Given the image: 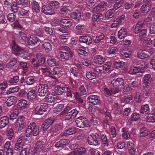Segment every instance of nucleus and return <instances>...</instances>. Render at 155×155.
<instances>
[{"instance_id": "4d7b16f0", "label": "nucleus", "mask_w": 155, "mask_h": 155, "mask_svg": "<svg viewBox=\"0 0 155 155\" xmlns=\"http://www.w3.org/2000/svg\"><path fill=\"white\" fill-rule=\"evenodd\" d=\"M133 98V97L132 95L128 96L127 97H124L122 98L121 102L124 104H127L132 100Z\"/></svg>"}, {"instance_id": "4c0bfd02", "label": "nucleus", "mask_w": 155, "mask_h": 155, "mask_svg": "<svg viewBox=\"0 0 155 155\" xmlns=\"http://www.w3.org/2000/svg\"><path fill=\"white\" fill-rule=\"evenodd\" d=\"M43 141L40 140H38L37 142L35 145L37 151L38 150L39 151H42V152H44L45 151V150H43V149H41V148L43 147Z\"/></svg>"}, {"instance_id": "5701e85b", "label": "nucleus", "mask_w": 155, "mask_h": 155, "mask_svg": "<svg viewBox=\"0 0 155 155\" xmlns=\"http://www.w3.org/2000/svg\"><path fill=\"white\" fill-rule=\"evenodd\" d=\"M127 29L122 28L120 29L118 33V37L120 39L124 38L127 35Z\"/></svg>"}, {"instance_id": "69168bd1", "label": "nucleus", "mask_w": 155, "mask_h": 155, "mask_svg": "<svg viewBox=\"0 0 155 155\" xmlns=\"http://www.w3.org/2000/svg\"><path fill=\"white\" fill-rule=\"evenodd\" d=\"M117 51V48L116 47H110L108 50V53L109 54H113L115 53Z\"/></svg>"}, {"instance_id": "c85d7f7f", "label": "nucleus", "mask_w": 155, "mask_h": 155, "mask_svg": "<svg viewBox=\"0 0 155 155\" xmlns=\"http://www.w3.org/2000/svg\"><path fill=\"white\" fill-rule=\"evenodd\" d=\"M16 99V98L15 97H10L7 99V101H6L7 106L8 107H10L13 105L15 103Z\"/></svg>"}, {"instance_id": "72a5a7b5", "label": "nucleus", "mask_w": 155, "mask_h": 155, "mask_svg": "<svg viewBox=\"0 0 155 155\" xmlns=\"http://www.w3.org/2000/svg\"><path fill=\"white\" fill-rule=\"evenodd\" d=\"M144 22L143 21H138L136 25L135 28V32L136 34H138L140 31L142 27L143 26Z\"/></svg>"}, {"instance_id": "f257e3e1", "label": "nucleus", "mask_w": 155, "mask_h": 155, "mask_svg": "<svg viewBox=\"0 0 155 155\" xmlns=\"http://www.w3.org/2000/svg\"><path fill=\"white\" fill-rule=\"evenodd\" d=\"M76 126L80 128L84 127H88L90 126L88 121L85 117L80 116L77 118L75 120Z\"/></svg>"}, {"instance_id": "bb28decb", "label": "nucleus", "mask_w": 155, "mask_h": 155, "mask_svg": "<svg viewBox=\"0 0 155 155\" xmlns=\"http://www.w3.org/2000/svg\"><path fill=\"white\" fill-rule=\"evenodd\" d=\"M27 105V101L25 100L21 99L18 101L17 105V107L18 108L23 109Z\"/></svg>"}, {"instance_id": "dca6fc26", "label": "nucleus", "mask_w": 155, "mask_h": 155, "mask_svg": "<svg viewBox=\"0 0 155 155\" xmlns=\"http://www.w3.org/2000/svg\"><path fill=\"white\" fill-rule=\"evenodd\" d=\"M42 11L47 15H52L55 14V12L47 5H43L42 8Z\"/></svg>"}, {"instance_id": "13d9d810", "label": "nucleus", "mask_w": 155, "mask_h": 155, "mask_svg": "<svg viewBox=\"0 0 155 155\" xmlns=\"http://www.w3.org/2000/svg\"><path fill=\"white\" fill-rule=\"evenodd\" d=\"M122 130L123 132L122 135L123 137L125 140H127L130 137L129 133L128 132L127 130L124 128H123Z\"/></svg>"}, {"instance_id": "052dcab7", "label": "nucleus", "mask_w": 155, "mask_h": 155, "mask_svg": "<svg viewBox=\"0 0 155 155\" xmlns=\"http://www.w3.org/2000/svg\"><path fill=\"white\" fill-rule=\"evenodd\" d=\"M78 69L76 68H71L70 72L75 77H77L78 76Z\"/></svg>"}, {"instance_id": "b1692460", "label": "nucleus", "mask_w": 155, "mask_h": 155, "mask_svg": "<svg viewBox=\"0 0 155 155\" xmlns=\"http://www.w3.org/2000/svg\"><path fill=\"white\" fill-rule=\"evenodd\" d=\"M58 96L51 94L48 95L46 96L45 100L48 102H52L58 100Z\"/></svg>"}, {"instance_id": "0e129e2a", "label": "nucleus", "mask_w": 155, "mask_h": 155, "mask_svg": "<svg viewBox=\"0 0 155 155\" xmlns=\"http://www.w3.org/2000/svg\"><path fill=\"white\" fill-rule=\"evenodd\" d=\"M24 118L25 117L23 116L19 117L15 122V126L17 127H19L20 126V122H22L24 121Z\"/></svg>"}, {"instance_id": "09e8293b", "label": "nucleus", "mask_w": 155, "mask_h": 155, "mask_svg": "<svg viewBox=\"0 0 155 155\" xmlns=\"http://www.w3.org/2000/svg\"><path fill=\"white\" fill-rule=\"evenodd\" d=\"M104 37V35L103 33H101L100 35H98L94 40V42L95 43H99L101 40L103 39Z\"/></svg>"}, {"instance_id": "39448f33", "label": "nucleus", "mask_w": 155, "mask_h": 155, "mask_svg": "<svg viewBox=\"0 0 155 155\" xmlns=\"http://www.w3.org/2000/svg\"><path fill=\"white\" fill-rule=\"evenodd\" d=\"M30 135H33L34 136H36L39 131V128L38 126L36 125L34 123H31L30 124Z\"/></svg>"}, {"instance_id": "ddd939ff", "label": "nucleus", "mask_w": 155, "mask_h": 155, "mask_svg": "<svg viewBox=\"0 0 155 155\" xmlns=\"http://www.w3.org/2000/svg\"><path fill=\"white\" fill-rule=\"evenodd\" d=\"M152 80L151 75L149 74L145 75L143 78V87H147L150 85Z\"/></svg>"}, {"instance_id": "a878e982", "label": "nucleus", "mask_w": 155, "mask_h": 155, "mask_svg": "<svg viewBox=\"0 0 155 155\" xmlns=\"http://www.w3.org/2000/svg\"><path fill=\"white\" fill-rule=\"evenodd\" d=\"M39 42L40 41L38 38L33 36L30 37V45H37L39 43Z\"/></svg>"}, {"instance_id": "ea45409f", "label": "nucleus", "mask_w": 155, "mask_h": 155, "mask_svg": "<svg viewBox=\"0 0 155 155\" xmlns=\"http://www.w3.org/2000/svg\"><path fill=\"white\" fill-rule=\"evenodd\" d=\"M19 77L18 76H14L8 80V82L11 85L15 84L19 80Z\"/></svg>"}, {"instance_id": "37998d69", "label": "nucleus", "mask_w": 155, "mask_h": 155, "mask_svg": "<svg viewBox=\"0 0 155 155\" xmlns=\"http://www.w3.org/2000/svg\"><path fill=\"white\" fill-rule=\"evenodd\" d=\"M60 54L61 58L64 61L68 60L69 58V54L67 52H61Z\"/></svg>"}, {"instance_id": "9b49d317", "label": "nucleus", "mask_w": 155, "mask_h": 155, "mask_svg": "<svg viewBox=\"0 0 155 155\" xmlns=\"http://www.w3.org/2000/svg\"><path fill=\"white\" fill-rule=\"evenodd\" d=\"M47 62L48 65L51 67L58 66L59 64V61L52 56L48 57Z\"/></svg>"}, {"instance_id": "412c9836", "label": "nucleus", "mask_w": 155, "mask_h": 155, "mask_svg": "<svg viewBox=\"0 0 155 155\" xmlns=\"http://www.w3.org/2000/svg\"><path fill=\"white\" fill-rule=\"evenodd\" d=\"M65 88L61 86L58 85L55 87V92L58 95H62L65 92Z\"/></svg>"}, {"instance_id": "e433bc0d", "label": "nucleus", "mask_w": 155, "mask_h": 155, "mask_svg": "<svg viewBox=\"0 0 155 155\" xmlns=\"http://www.w3.org/2000/svg\"><path fill=\"white\" fill-rule=\"evenodd\" d=\"M70 16L72 18L78 20L80 18L81 15V13L77 11L72 12Z\"/></svg>"}, {"instance_id": "bf43d9fd", "label": "nucleus", "mask_w": 155, "mask_h": 155, "mask_svg": "<svg viewBox=\"0 0 155 155\" xmlns=\"http://www.w3.org/2000/svg\"><path fill=\"white\" fill-rule=\"evenodd\" d=\"M125 16L124 15H122L121 16L117 18L114 21L117 23L118 26L120 25L124 20Z\"/></svg>"}, {"instance_id": "e2e57ef3", "label": "nucleus", "mask_w": 155, "mask_h": 155, "mask_svg": "<svg viewBox=\"0 0 155 155\" xmlns=\"http://www.w3.org/2000/svg\"><path fill=\"white\" fill-rule=\"evenodd\" d=\"M140 119L139 114L137 113H133L131 115V120L133 121H136Z\"/></svg>"}, {"instance_id": "58836bf2", "label": "nucleus", "mask_w": 155, "mask_h": 155, "mask_svg": "<svg viewBox=\"0 0 155 155\" xmlns=\"http://www.w3.org/2000/svg\"><path fill=\"white\" fill-rule=\"evenodd\" d=\"M125 63L122 61H116L114 63V65L115 68L117 69H120L122 68L125 66Z\"/></svg>"}, {"instance_id": "c03bdc74", "label": "nucleus", "mask_w": 155, "mask_h": 155, "mask_svg": "<svg viewBox=\"0 0 155 155\" xmlns=\"http://www.w3.org/2000/svg\"><path fill=\"white\" fill-rule=\"evenodd\" d=\"M111 66L109 62L106 63L103 66V70L105 72H109L111 70Z\"/></svg>"}, {"instance_id": "a19ab883", "label": "nucleus", "mask_w": 155, "mask_h": 155, "mask_svg": "<svg viewBox=\"0 0 155 155\" xmlns=\"http://www.w3.org/2000/svg\"><path fill=\"white\" fill-rule=\"evenodd\" d=\"M149 111V108L148 105L146 104L143 105L141 106V108L140 110V113L143 114H147Z\"/></svg>"}, {"instance_id": "7ed1b4c3", "label": "nucleus", "mask_w": 155, "mask_h": 155, "mask_svg": "<svg viewBox=\"0 0 155 155\" xmlns=\"http://www.w3.org/2000/svg\"><path fill=\"white\" fill-rule=\"evenodd\" d=\"M48 87L47 84H40L38 86V93L40 96H44L48 91Z\"/></svg>"}, {"instance_id": "6e6552de", "label": "nucleus", "mask_w": 155, "mask_h": 155, "mask_svg": "<svg viewBox=\"0 0 155 155\" xmlns=\"http://www.w3.org/2000/svg\"><path fill=\"white\" fill-rule=\"evenodd\" d=\"M99 140V139L96 138L95 135L91 134L88 136L87 141L89 144L97 145L98 144Z\"/></svg>"}, {"instance_id": "f704fd0d", "label": "nucleus", "mask_w": 155, "mask_h": 155, "mask_svg": "<svg viewBox=\"0 0 155 155\" xmlns=\"http://www.w3.org/2000/svg\"><path fill=\"white\" fill-rule=\"evenodd\" d=\"M94 72V70L93 71H87L86 72L87 78L91 80L95 78L96 77V75Z\"/></svg>"}, {"instance_id": "cd10ccee", "label": "nucleus", "mask_w": 155, "mask_h": 155, "mask_svg": "<svg viewBox=\"0 0 155 155\" xmlns=\"http://www.w3.org/2000/svg\"><path fill=\"white\" fill-rule=\"evenodd\" d=\"M70 12L69 6H65L62 7L60 9L59 13L60 15L64 16L66 15Z\"/></svg>"}, {"instance_id": "603ef678", "label": "nucleus", "mask_w": 155, "mask_h": 155, "mask_svg": "<svg viewBox=\"0 0 155 155\" xmlns=\"http://www.w3.org/2000/svg\"><path fill=\"white\" fill-rule=\"evenodd\" d=\"M19 113V110L18 109H15L12 113L10 115V119L11 120H13L15 119L18 116Z\"/></svg>"}, {"instance_id": "6ab92c4d", "label": "nucleus", "mask_w": 155, "mask_h": 155, "mask_svg": "<svg viewBox=\"0 0 155 155\" xmlns=\"http://www.w3.org/2000/svg\"><path fill=\"white\" fill-rule=\"evenodd\" d=\"M94 61L95 64L101 65L104 62V58L102 56L97 55L94 58Z\"/></svg>"}, {"instance_id": "3c124183", "label": "nucleus", "mask_w": 155, "mask_h": 155, "mask_svg": "<svg viewBox=\"0 0 155 155\" xmlns=\"http://www.w3.org/2000/svg\"><path fill=\"white\" fill-rule=\"evenodd\" d=\"M64 107V105L62 104H58L54 108V111L55 113L60 112Z\"/></svg>"}, {"instance_id": "864d4df0", "label": "nucleus", "mask_w": 155, "mask_h": 155, "mask_svg": "<svg viewBox=\"0 0 155 155\" xmlns=\"http://www.w3.org/2000/svg\"><path fill=\"white\" fill-rule=\"evenodd\" d=\"M39 71L40 72H42L43 74L46 75H48L51 74L50 69L49 68H41L39 69Z\"/></svg>"}, {"instance_id": "de8ad7c7", "label": "nucleus", "mask_w": 155, "mask_h": 155, "mask_svg": "<svg viewBox=\"0 0 155 155\" xmlns=\"http://www.w3.org/2000/svg\"><path fill=\"white\" fill-rule=\"evenodd\" d=\"M37 58L38 61L42 64H44L45 62V56L41 53L38 54L37 55Z\"/></svg>"}, {"instance_id": "393cba45", "label": "nucleus", "mask_w": 155, "mask_h": 155, "mask_svg": "<svg viewBox=\"0 0 155 155\" xmlns=\"http://www.w3.org/2000/svg\"><path fill=\"white\" fill-rule=\"evenodd\" d=\"M61 25L64 26L65 28H69L72 25L71 22L68 19H64L60 21Z\"/></svg>"}, {"instance_id": "9d476101", "label": "nucleus", "mask_w": 155, "mask_h": 155, "mask_svg": "<svg viewBox=\"0 0 155 155\" xmlns=\"http://www.w3.org/2000/svg\"><path fill=\"white\" fill-rule=\"evenodd\" d=\"M12 49L14 54L17 55H19V54L23 52L22 50L17 45L15 42L14 41L12 42Z\"/></svg>"}, {"instance_id": "423d86ee", "label": "nucleus", "mask_w": 155, "mask_h": 155, "mask_svg": "<svg viewBox=\"0 0 155 155\" xmlns=\"http://www.w3.org/2000/svg\"><path fill=\"white\" fill-rule=\"evenodd\" d=\"M107 5V3L105 2H102L99 4L97 6H95L93 9V12H102L106 8Z\"/></svg>"}, {"instance_id": "8fccbe9b", "label": "nucleus", "mask_w": 155, "mask_h": 155, "mask_svg": "<svg viewBox=\"0 0 155 155\" xmlns=\"http://www.w3.org/2000/svg\"><path fill=\"white\" fill-rule=\"evenodd\" d=\"M6 133L8 139L10 140H12L14 134V132L13 129L8 128L7 131Z\"/></svg>"}, {"instance_id": "4be33fe9", "label": "nucleus", "mask_w": 155, "mask_h": 155, "mask_svg": "<svg viewBox=\"0 0 155 155\" xmlns=\"http://www.w3.org/2000/svg\"><path fill=\"white\" fill-rule=\"evenodd\" d=\"M151 7L148 6V4H143L140 8L141 13L145 15L147 14L150 9Z\"/></svg>"}, {"instance_id": "473e14b6", "label": "nucleus", "mask_w": 155, "mask_h": 155, "mask_svg": "<svg viewBox=\"0 0 155 155\" xmlns=\"http://www.w3.org/2000/svg\"><path fill=\"white\" fill-rule=\"evenodd\" d=\"M31 5L34 12H38L39 11V6L37 2L33 1L31 2Z\"/></svg>"}, {"instance_id": "49530a36", "label": "nucleus", "mask_w": 155, "mask_h": 155, "mask_svg": "<svg viewBox=\"0 0 155 155\" xmlns=\"http://www.w3.org/2000/svg\"><path fill=\"white\" fill-rule=\"evenodd\" d=\"M114 15V12L111 10H109L106 12L105 17L106 19H108L113 17Z\"/></svg>"}, {"instance_id": "79ce46f5", "label": "nucleus", "mask_w": 155, "mask_h": 155, "mask_svg": "<svg viewBox=\"0 0 155 155\" xmlns=\"http://www.w3.org/2000/svg\"><path fill=\"white\" fill-rule=\"evenodd\" d=\"M37 94L36 88L31 89L30 91V100H33L35 99Z\"/></svg>"}, {"instance_id": "5fc2aeb1", "label": "nucleus", "mask_w": 155, "mask_h": 155, "mask_svg": "<svg viewBox=\"0 0 155 155\" xmlns=\"http://www.w3.org/2000/svg\"><path fill=\"white\" fill-rule=\"evenodd\" d=\"M102 16L101 14L94 15L92 18V21L94 22H98L102 19Z\"/></svg>"}, {"instance_id": "4468645a", "label": "nucleus", "mask_w": 155, "mask_h": 155, "mask_svg": "<svg viewBox=\"0 0 155 155\" xmlns=\"http://www.w3.org/2000/svg\"><path fill=\"white\" fill-rule=\"evenodd\" d=\"M111 84L114 86H123L124 84V80L121 78H117L114 79L111 81Z\"/></svg>"}, {"instance_id": "a18cd8bd", "label": "nucleus", "mask_w": 155, "mask_h": 155, "mask_svg": "<svg viewBox=\"0 0 155 155\" xmlns=\"http://www.w3.org/2000/svg\"><path fill=\"white\" fill-rule=\"evenodd\" d=\"M76 129L71 128L69 129L64 132V135L65 136H68L74 134L76 132Z\"/></svg>"}, {"instance_id": "7c9ffc66", "label": "nucleus", "mask_w": 155, "mask_h": 155, "mask_svg": "<svg viewBox=\"0 0 155 155\" xmlns=\"http://www.w3.org/2000/svg\"><path fill=\"white\" fill-rule=\"evenodd\" d=\"M140 72L139 67L136 66L131 67L129 71V73L130 74H136Z\"/></svg>"}, {"instance_id": "338daca9", "label": "nucleus", "mask_w": 155, "mask_h": 155, "mask_svg": "<svg viewBox=\"0 0 155 155\" xmlns=\"http://www.w3.org/2000/svg\"><path fill=\"white\" fill-rule=\"evenodd\" d=\"M150 65L151 68L155 71V55L153 56L150 61Z\"/></svg>"}, {"instance_id": "6e6d98bb", "label": "nucleus", "mask_w": 155, "mask_h": 155, "mask_svg": "<svg viewBox=\"0 0 155 155\" xmlns=\"http://www.w3.org/2000/svg\"><path fill=\"white\" fill-rule=\"evenodd\" d=\"M77 155H83L86 153L85 148L84 147L79 148L77 151H75Z\"/></svg>"}, {"instance_id": "2f4dec72", "label": "nucleus", "mask_w": 155, "mask_h": 155, "mask_svg": "<svg viewBox=\"0 0 155 155\" xmlns=\"http://www.w3.org/2000/svg\"><path fill=\"white\" fill-rule=\"evenodd\" d=\"M146 121L149 123L155 122V114L153 113L149 114L146 117Z\"/></svg>"}, {"instance_id": "f03ea898", "label": "nucleus", "mask_w": 155, "mask_h": 155, "mask_svg": "<svg viewBox=\"0 0 155 155\" xmlns=\"http://www.w3.org/2000/svg\"><path fill=\"white\" fill-rule=\"evenodd\" d=\"M27 141V139H25V136H22L19 137L14 147V150L19 151L22 150L25 141Z\"/></svg>"}, {"instance_id": "2eb2a0df", "label": "nucleus", "mask_w": 155, "mask_h": 155, "mask_svg": "<svg viewBox=\"0 0 155 155\" xmlns=\"http://www.w3.org/2000/svg\"><path fill=\"white\" fill-rule=\"evenodd\" d=\"M150 56L147 53V50H139L137 53V57L141 59H144L148 58Z\"/></svg>"}, {"instance_id": "f3484780", "label": "nucleus", "mask_w": 155, "mask_h": 155, "mask_svg": "<svg viewBox=\"0 0 155 155\" xmlns=\"http://www.w3.org/2000/svg\"><path fill=\"white\" fill-rule=\"evenodd\" d=\"M69 142V141L67 139H62L57 142L55 144V146L58 148L64 147L67 145Z\"/></svg>"}, {"instance_id": "20e7f679", "label": "nucleus", "mask_w": 155, "mask_h": 155, "mask_svg": "<svg viewBox=\"0 0 155 155\" xmlns=\"http://www.w3.org/2000/svg\"><path fill=\"white\" fill-rule=\"evenodd\" d=\"M61 128L62 126L59 124L52 127L49 130V134L51 136H55L60 132Z\"/></svg>"}, {"instance_id": "c9c22d12", "label": "nucleus", "mask_w": 155, "mask_h": 155, "mask_svg": "<svg viewBox=\"0 0 155 155\" xmlns=\"http://www.w3.org/2000/svg\"><path fill=\"white\" fill-rule=\"evenodd\" d=\"M42 47L46 51H49L52 49V46L51 44L48 42H44L42 45Z\"/></svg>"}, {"instance_id": "f8f14e48", "label": "nucleus", "mask_w": 155, "mask_h": 155, "mask_svg": "<svg viewBox=\"0 0 155 155\" xmlns=\"http://www.w3.org/2000/svg\"><path fill=\"white\" fill-rule=\"evenodd\" d=\"M88 101L93 104L96 105L99 103V99L98 96L91 95L88 98Z\"/></svg>"}, {"instance_id": "0eeeda50", "label": "nucleus", "mask_w": 155, "mask_h": 155, "mask_svg": "<svg viewBox=\"0 0 155 155\" xmlns=\"http://www.w3.org/2000/svg\"><path fill=\"white\" fill-rule=\"evenodd\" d=\"M78 113V111L76 109H73L67 113L65 116V119L66 120H72L76 116Z\"/></svg>"}, {"instance_id": "774afa93", "label": "nucleus", "mask_w": 155, "mask_h": 155, "mask_svg": "<svg viewBox=\"0 0 155 155\" xmlns=\"http://www.w3.org/2000/svg\"><path fill=\"white\" fill-rule=\"evenodd\" d=\"M149 134V131L147 130H141L140 131V137H144L148 135Z\"/></svg>"}, {"instance_id": "aec40b11", "label": "nucleus", "mask_w": 155, "mask_h": 155, "mask_svg": "<svg viewBox=\"0 0 155 155\" xmlns=\"http://www.w3.org/2000/svg\"><path fill=\"white\" fill-rule=\"evenodd\" d=\"M127 145L130 154L131 155L134 154L135 152V150L134 146L132 142L131 141H128L127 143Z\"/></svg>"}, {"instance_id": "c756f323", "label": "nucleus", "mask_w": 155, "mask_h": 155, "mask_svg": "<svg viewBox=\"0 0 155 155\" xmlns=\"http://www.w3.org/2000/svg\"><path fill=\"white\" fill-rule=\"evenodd\" d=\"M49 5L53 9H58L60 6V3L56 1H50L49 2Z\"/></svg>"}, {"instance_id": "1a4fd4ad", "label": "nucleus", "mask_w": 155, "mask_h": 155, "mask_svg": "<svg viewBox=\"0 0 155 155\" xmlns=\"http://www.w3.org/2000/svg\"><path fill=\"white\" fill-rule=\"evenodd\" d=\"M47 109V107L46 104L41 105L40 106H38L35 110V113L37 114H42Z\"/></svg>"}, {"instance_id": "680f3d73", "label": "nucleus", "mask_w": 155, "mask_h": 155, "mask_svg": "<svg viewBox=\"0 0 155 155\" xmlns=\"http://www.w3.org/2000/svg\"><path fill=\"white\" fill-rule=\"evenodd\" d=\"M123 1L122 0H117L113 7L114 10H115L117 9L121 6V5L123 3Z\"/></svg>"}, {"instance_id": "a211bd4d", "label": "nucleus", "mask_w": 155, "mask_h": 155, "mask_svg": "<svg viewBox=\"0 0 155 155\" xmlns=\"http://www.w3.org/2000/svg\"><path fill=\"white\" fill-rule=\"evenodd\" d=\"M9 122V119L7 116L2 117L0 119V128H2L7 125Z\"/></svg>"}]
</instances>
